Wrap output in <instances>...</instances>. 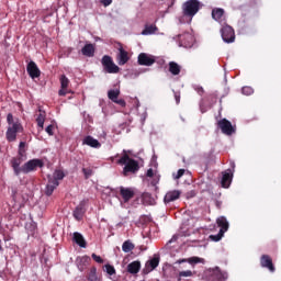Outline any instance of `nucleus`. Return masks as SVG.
<instances>
[{
    "label": "nucleus",
    "mask_w": 281,
    "mask_h": 281,
    "mask_svg": "<svg viewBox=\"0 0 281 281\" xmlns=\"http://www.w3.org/2000/svg\"><path fill=\"white\" fill-rule=\"evenodd\" d=\"M7 122L9 124L7 130V139L8 142H15L16 140V133L23 132V125H21V121L19 119H14L12 113L7 115Z\"/></svg>",
    "instance_id": "f257e3e1"
},
{
    "label": "nucleus",
    "mask_w": 281,
    "mask_h": 281,
    "mask_svg": "<svg viewBox=\"0 0 281 281\" xmlns=\"http://www.w3.org/2000/svg\"><path fill=\"white\" fill-rule=\"evenodd\" d=\"M119 164L121 166H125L123 168L124 177H128L130 173L135 175V172L139 170V162L128 157V154H126V149L123 150V156L119 160Z\"/></svg>",
    "instance_id": "f03ea898"
},
{
    "label": "nucleus",
    "mask_w": 281,
    "mask_h": 281,
    "mask_svg": "<svg viewBox=\"0 0 281 281\" xmlns=\"http://www.w3.org/2000/svg\"><path fill=\"white\" fill-rule=\"evenodd\" d=\"M199 10H201V2H199V0H188L183 4V15L190 16V19H192Z\"/></svg>",
    "instance_id": "7ed1b4c3"
},
{
    "label": "nucleus",
    "mask_w": 281,
    "mask_h": 281,
    "mask_svg": "<svg viewBox=\"0 0 281 281\" xmlns=\"http://www.w3.org/2000/svg\"><path fill=\"white\" fill-rule=\"evenodd\" d=\"M104 71L106 74H120V67L113 63V58L109 55H104L101 60Z\"/></svg>",
    "instance_id": "20e7f679"
},
{
    "label": "nucleus",
    "mask_w": 281,
    "mask_h": 281,
    "mask_svg": "<svg viewBox=\"0 0 281 281\" xmlns=\"http://www.w3.org/2000/svg\"><path fill=\"white\" fill-rule=\"evenodd\" d=\"M44 164L41 159H32L22 166L23 175H30V172L36 171L37 168H43Z\"/></svg>",
    "instance_id": "39448f33"
},
{
    "label": "nucleus",
    "mask_w": 281,
    "mask_h": 281,
    "mask_svg": "<svg viewBox=\"0 0 281 281\" xmlns=\"http://www.w3.org/2000/svg\"><path fill=\"white\" fill-rule=\"evenodd\" d=\"M221 34L224 43H234L236 41V34L234 33V29L229 25H224L221 29Z\"/></svg>",
    "instance_id": "423d86ee"
},
{
    "label": "nucleus",
    "mask_w": 281,
    "mask_h": 281,
    "mask_svg": "<svg viewBox=\"0 0 281 281\" xmlns=\"http://www.w3.org/2000/svg\"><path fill=\"white\" fill-rule=\"evenodd\" d=\"M217 125L224 135H234L236 133V128L233 127L232 122L227 121V119L220 120Z\"/></svg>",
    "instance_id": "0eeeda50"
},
{
    "label": "nucleus",
    "mask_w": 281,
    "mask_h": 281,
    "mask_svg": "<svg viewBox=\"0 0 281 281\" xmlns=\"http://www.w3.org/2000/svg\"><path fill=\"white\" fill-rule=\"evenodd\" d=\"M138 65H143L144 67H151V65H155V56L140 53L138 55Z\"/></svg>",
    "instance_id": "6e6552de"
},
{
    "label": "nucleus",
    "mask_w": 281,
    "mask_h": 281,
    "mask_svg": "<svg viewBox=\"0 0 281 281\" xmlns=\"http://www.w3.org/2000/svg\"><path fill=\"white\" fill-rule=\"evenodd\" d=\"M108 98L120 106H126V101H124L123 99H117L120 98V89L108 91Z\"/></svg>",
    "instance_id": "1a4fd4ad"
},
{
    "label": "nucleus",
    "mask_w": 281,
    "mask_h": 281,
    "mask_svg": "<svg viewBox=\"0 0 281 281\" xmlns=\"http://www.w3.org/2000/svg\"><path fill=\"white\" fill-rule=\"evenodd\" d=\"M260 265L263 269H268L271 273L276 272V267L273 266V260L269 255L261 256Z\"/></svg>",
    "instance_id": "9d476101"
},
{
    "label": "nucleus",
    "mask_w": 281,
    "mask_h": 281,
    "mask_svg": "<svg viewBox=\"0 0 281 281\" xmlns=\"http://www.w3.org/2000/svg\"><path fill=\"white\" fill-rule=\"evenodd\" d=\"M26 71L33 80H34V78H40L41 77V69H38V66L34 61H30L27 64Z\"/></svg>",
    "instance_id": "9b49d317"
},
{
    "label": "nucleus",
    "mask_w": 281,
    "mask_h": 281,
    "mask_svg": "<svg viewBox=\"0 0 281 281\" xmlns=\"http://www.w3.org/2000/svg\"><path fill=\"white\" fill-rule=\"evenodd\" d=\"M120 194L124 203H128L133 196H135V190L133 188L120 187Z\"/></svg>",
    "instance_id": "f8f14e48"
},
{
    "label": "nucleus",
    "mask_w": 281,
    "mask_h": 281,
    "mask_svg": "<svg viewBox=\"0 0 281 281\" xmlns=\"http://www.w3.org/2000/svg\"><path fill=\"white\" fill-rule=\"evenodd\" d=\"M159 267V257L155 256L154 258L149 259L145 263V273H150V271H155L156 268Z\"/></svg>",
    "instance_id": "ddd939ff"
},
{
    "label": "nucleus",
    "mask_w": 281,
    "mask_h": 281,
    "mask_svg": "<svg viewBox=\"0 0 281 281\" xmlns=\"http://www.w3.org/2000/svg\"><path fill=\"white\" fill-rule=\"evenodd\" d=\"M194 43V36L190 33L180 35V46L190 47Z\"/></svg>",
    "instance_id": "4468645a"
},
{
    "label": "nucleus",
    "mask_w": 281,
    "mask_h": 281,
    "mask_svg": "<svg viewBox=\"0 0 281 281\" xmlns=\"http://www.w3.org/2000/svg\"><path fill=\"white\" fill-rule=\"evenodd\" d=\"M234 177V173L228 169L224 172H222V188H229L232 186V179Z\"/></svg>",
    "instance_id": "2eb2a0df"
},
{
    "label": "nucleus",
    "mask_w": 281,
    "mask_h": 281,
    "mask_svg": "<svg viewBox=\"0 0 281 281\" xmlns=\"http://www.w3.org/2000/svg\"><path fill=\"white\" fill-rule=\"evenodd\" d=\"M116 60L120 66L126 65L128 63L130 57H128V52H126L124 48H119V54L116 56Z\"/></svg>",
    "instance_id": "dca6fc26"
},
{
    "label": "nucleus",
    "mask_w": 281,
    "mask_h": 281,
    "mask_svg": "<svg viewBox=\"0 0 281 281\" xmlns=\"http://www.w3.org/2000/svg\"><path fill=\"white\" fill-rule=\"evenodd\" d=\"M82 144L90 146V148H100L102 146V144H100L98 139L93 138V136H86L82 140Z\"/></svg>",
    "instance_id": "f3484780"
},
{
    "label": "nucleus",
    "mask_w": 281,
    "mask_h": 281,
    "mask_svg": "<svg viewBox=\"0 0 281 281\" xmlns=\"http://www.w3.org/2000/svg\"><path fill=\"white\" fill-rule=\"evenodd\" d=\"M72 240L74 243H76V245H78L82 249L87 248V240H85V237L82 236V234L78 232L74 233Z\"/></svg>",
    "instance_id": "a211bd4d"
},
{
    "label": "nucleus",
    "mask_w": 281,
    "mask_h": 281,
    "mask_svg": "<svg viewBox=\"0 0 281 281\" xmlns=\"http://www.w3.org/2000/svg\"><path fill=\"white\" fill-rule=\"evenodd\" d=\"M81 54L88 58H93L95 55V47L93 44H86L81 49Z\"/></svg>",
    "instance_id": "6ab92c4d"
},
{
    "label": "nucleus",
    "mask_w": 281,
    "mask_h": 281,
    "mask_svg": "<svg viewBox=\"0 0 281 281\" xmlns=\"http://www.w3.org/2000/svg\"><path fill=\"white\" fill-rule=\"evenodd\" d=\"M59 182L56 180H52L48 178V183L46 184V190H45V194L47 196H52V194H54V190H56V188H58Z\"/></svg>",
    "instance_id": "aec40b11"
},
{
    "label": "nucleus",
    "mask_w": 281,
    "mask_h": 281,
    "mask_svg": "<svg viewBox=\"0 0 281 281\" xmlns=\"http://www.w3.org/2000/svg\"><path fill=\"white\" fill-rule=\"evenodd\" d=\"M216 223L218 227H221L220 233L225 234V232L229 229V222L227 221V217L221 216L216 220Z\"/></svg>",
    "instance_id": "412c9836"
},
{
    "label": "nucleus",
    "mask_w": 281,
    "mask_h": 281,
    "mask_svg": "<svg viewBox=\"0 0 281 281\" xmlns=\"http://www.w3.org/2000/svg\"><path fill=\"white\" fill-rule=\"evenodd\" d=\"M181 196V192L173 190V191H169L166 193L165 195V203H172V201H177V199H179Z\"/></svg>",
    "instance_id": "4be33fe9"
},
{
    "label": "nucleus",
    "mask_w": 281,
    "mask_h": 281,
    "mask_svg": "<svg viewBox=\"0 0 281 281\" xmlns=\"http://www.w3.org/2000/svg\"><path fill=\"white\" fill-rule=\"evenodd\" d=\"M82 216H85V202H81L74 211L76 221H82Z\"/></svg>",
    "instance_id": "5701e85b"
},
{
    "label": "nucleus",
    "mask_w": 281,
    "mask_h": 281,
    "mask_svg": "<svg viewBox=\"0 0 281 281\" xmlns=\"http://www.w3.org/2000/svg\"><path fill=\"white\" fill-rule=\"evenodd\" d=\"M11 166L14 170V175H16V177H19V175L21 172H23V167H21V158H13L11 160Z\"/></svg>",
    "instance_id": "b1692460"
},
{
    "label": "nucleus",
    "mask_w": 281,
    "mask_h": 281,
    "mask_svg": "<svg viewBox=\"0 0 281 281\" xmlns=\"http://www.w3.org/2000/svg\"><path fill=\"white\" fill-rule=\"evenodd\" d=\"M142 269V263L139 261H133L127 266V272L135 276V273H139Z\"/></svg>",
    "instance_id": "393cba45"
},
{
    "label": "nucleus",
    "mask_w": 281,
    "mask_h": 281,
    "mask_svg": "<svg viewBox=\"0 0 281 281\" xmlns=\"http://www.w3.org/2000/svg\"><path fill=\"white\" fill-rule=\"evenodd\" d=\"M223 16H225V10L222 8L212 10V19H214V21H218L221 23V21H223Z\"/></svg>",
    "instance_id": "a878e982"
},
{
    "label": "nucleus",
    "mask_w": 281,
    "mask_h": 281,
    "mask_svg": "<svg viewBox=\"0 0 281 281\" xmlns=\"http://www.w3.org/2000/svg\"><path fill=\"white\" fill-rule=\"evenodd\" d=\"M89 262H91V258L83 256V257H78L77 258V267L79 269V271H82L85 269V267H87V265H89Z\"/></svg>",
    "instance_id": "bb28decb"
},
{
    "label": "nucleus",
    "mask_w": 281,
    "mask_h": 281,
    "mask_svg": "<svg viewBox=\"0 0 281 281\" xmlns=\"http://www.w3.org/2000/svg\"><path fill=\"white\" fill-rule=\"evenodd\" d=\"M169 71L170 74H172V76H179V74H181V66H179V64H177L176 61H170Z\"/></svg>",
    "instance_id": "cd10ccee"
},
{
    "label": "nucleus",
    "mask_w": 281,
    "mask_h": 281,
    "mask_svg": "<svg viewBox=\"0 0 281 281\" xmlns=\"http://www.w3.org/2000/svg\"><path fill=\"white\" fill-rule=\"evenodd\" d=\"M182 262H189V265H199V262H203V259L199 257H191L189 259H179L177 265H182Z\"/></svg>",
    "instance_id": "c85d7f7f"
},
{
    "label": "nucleus",
    "mask_w": 281,
    "mask_h": 281,
    "mask_svg": "<svg viewBox=\"0 0 281 281\" xmlns=\"http://www.w3.org/2000/svg\"><path fill=\"white\" fill-rule=\"evenodd\" d=\"M48 179H50V181H63V179H65V172H63V170H55V172L53 173V176H49Z\"/></svg>",
    "instance_id": "c756f323"
},
{
    "label": "nucleus",
    "mask_w": 281,
    "mask_h": 281,
    "mask_svg": "<svg viewBox=\"0 0 281 281\" xmlns=\"http://www.w3.org/2000/svg\"><path fill=\"white\" fill-rule=\"evenodd\" d=\"M155 32H157V26L156 25H146L145 30L142 31V35L143 36H148L150 34H155Z\"/></svg>",
    "instance_id": "7c9ffc66"
},
{
    "label": "nucleus",
    "mask_w": 281,
    "mask_h": 281,
    "mask_svg": "<svg viewBox=\"0 0 281 281\" xmlns=\"http://www.w3.org/2000/svg\"><path fill=\"white\" fill-rule=\"evenodd\" d=\"M133 249H135V245L132 244L131 240H126L123 243L122 250L124 251V254H131V251H133Z\"/></svg>",
    "instance_id": "2f4dec72"
},
{
    "label": "nucleus",
    "mask_w": 281,
    "mask_h": 281,
    "mask_svg": "<svg viewBox=\"0 0 281 281\" xmlns=\"http://www.w3.org/2000/svg\"><path fill=\"white\" fill-rule=\"evenodd\" d=\"M36 122H37V126L40 128H43V126L45 125V112L40 110V114L36 117Z\"/></svg>",
    "instance_id": "473e14b6"
},
{
    "label": "nucleus",
    "mask_w": 281,
    "mask_h": 281,
    "mask_svg": "<svg viewBox=\"0 0 281 281\" xmlns=\"http://www.w3.org/2000/svg\"><path fill=\"white\" fill-rule=\"evenodd\" d=\"M192 270L180 271L178 280L181 281V278H192Z\"/></svg>",
    "instance_id": "72a5a7b5"
},
{
    "label": "nucleus",
    "mask_w": 281,
    "mask_h": 281,
    "mask_svg": "<svg viewBox=\"0 0 281 281\" xmlns=\"http://www.w3.org/2000/svg\"><path fill=\"white\" fill-rule=\"evenodd\" d=\"M60 85H61V89H67L69 87V78H67V76L63 75L60 77Z\"/></svg>",
    "instance_id": "f704fd0d"
},
{
    "label": "nucleus",
    "mask_w": 281,
    "mask_h": 281,
    "mask_svg": "<svg viewBox=\"0 0 281 281\" xmlns=\"http://www.w3.org/2000/svg\"><path fill=\"white\" fill-rule=\"evenodd\" d=\"M89 281H100V279L98 278V274H95V268H93L88 277Z\"/></svg>",
    "instance_id": "c9c22d12"
},
{
    "label": "nucleus",
    "mask_w": 281,
    "mask_h": 281,
    "mask_svg": "<svg viewBox=\"0 0 281 281\" xmlns=\"http://www.w3.org/2000/svg\"><path fill=\"white\" fill-rule=\"evenodd\" d=\"M225 236L224 233H218L217 235H210V239L213 240L214 243H218Z\"/></svg>",
    "instance_id": "e433bc0d"
},
{
    "label": "nucleus",
    "mask_w": 281,
    "mask_h": 281,
    "mask_svg": "<svg viewBox=\"0 0 281 281\" xmlns=\"http://www.w3.org/2000/svg\"><path fill=\"white\" fill-rule=\"evenodd\" d=\"M105 271L108 276H115V267L105 265Z\"/></svg>",
    "instance_id": "4c0bfd02"
},
{
    "label": "nucleus",
    "mask_w": 281,
    "mask_h": 281,
    "mask_svg": "<svg viewBox=\"0 0 281 281\" xmlns=\"http://www.w3.org/2000/svg\"><path fill=\"white\" fill-rule=\"evenodd\" d=\"M241 93L244 95H251V93H254V88H251V87H244L241 89Z\"/></svg>",
    "instance_id": "58836bf2"
},
{
    "label": "nucleus",
    "mask_w": 281,
    "mask_h": 281,
    "mask_svg": "<svg viewBox=\"0 0 281 281\" xmlns=\"http://www.w3.org/2000/svg\"><path fill=\"white\" fill-rule=\"evenodd\" d=\"M82 172H83L86 179H89V177H91L93 175V170L90 168H83Z\"/></svg>",
    "instance_id": "ea45409f"
},
{
    "label": "nucleus",
    "mask_w": 281,
    "mask_h": 281,
    "mask_svg": "<svg viewBox=\"0 0 281 281\" xmlns=\"http://www.w3.org/2000/svg\"><path fill=\"white\" fill-rule=\"evenodd\" d=\"M216 269L218 270L217 280H220V281L227 280V272H221V270L218 268H216Z\"/></svg>",
    "instance_id": "a19ab883"
},
{
    "label": "nucleus",
    "mask_w": 281,
    "mask_h": 281,
    "mask_svg": "<svg viewBox=\"0 0 281 281\" xmlns=\"http://www.w3.org/2000/svg\"><path fill=\"white\" fill-rule=\"evenodd\" d=\"M186 175V169H179L177 175H173V179H181Z\"/></svg>",
    "instance_id": "79ce46f5"
},
{
    "label": "nucleus",
    "mask_w": 281,
    "mask_h": 281,
    "mask_svg": "<svg viewBox=\"0 0 281 281\" xmlns=\"http://www.w3.org/2000/svg\"><path fill=\"white\" fill-rule=\"evenodd\" d=\"M92 259L94 262H98L99 265H102V262H104V260L102 259V257L95 255V254H92Z\"/></svg>",
    "instance_id": "37998d69"
},
{
    "label": "nucleus",
    "mask_w": 281,
    "mask_h": 281,
    "mask_svg": "<svg viewBox=\"0 0 281 281\" xmlns=\"http://www.w3.org/2000/svg\"><path fill=\"white\" fill-rule=\"evenodd\" d=\"M45 131L48 135H54V125H48Z\"/></svg>",
    "instance_id": "c03bdc74"
},
{
    "label": "nucleus",
    "mask_w": 281,
    "mask_h": 281,
    "mask_svg": "<svg viewBox=\"0 0 281 281\" xmlns=\"http://www.w3.org/2000/svg\"><path fill=\"white\" fill-rule=\"evenodd\" d=\"M194 90L199 93V95H203V87L201 86H194Z\"/></svg>",
    "instance_id": "a18cd8bd"
},
{
    "label": "nucleus",
    "mask_w": 281,
    "mask_h": 281,
    "mask_svg": "<svg viewBox=\"0 0 281 281\" xmlns=\"http://www.w3.org/2000/svg\"><path fill=\"white\" fill-rule=\"evenodd\" d=\"M59 95H67V88H61L59 90Z\"/></svg>",
    "instance_id": "49530a36"
},
{
    "label": "nucleus",
    "mask_w": 281,
    "mask_h": 281,
    "mask_svg": "<svg viewBox=\"0 0 281 281\" xmlns=\"http://www.w3.org/2000/svg\"><path fill=\"white\" fill-rule=\"evenodd\" d=\"M175 98H176L177 104H179V103L181 102V95L178 94V93H176V94H175Z\"/></svg>",
    "instance_id": "de8ad7c7"
},
{
    "label": "nucleus",
    "mask_w": 281,
    "mask_h": 281,
    "mask_svg": "<svg viewBox=\"0 0 281 281\" xmlns=\"http://www.w3.org/2000/svg\"><path fill=\"white\" fill-rule=\"evenodd\" d=\"M103 5H111L112 0H102Z\"/></svg>",
    "instance_id": "09e8293b"
},
{
    "label": "nucleus",
    "mask_w": 281,
    "mask_h": 281,
    "mask_svg": "<svg viewBox=\"0 0 281 281\" xmlns=\"http://www.w3.org/2000/svg\"><path fill=\"white\" fill-rule=\"evenodd\" d=\"M155 172L153 171V169H148L147 170V177H154Z\"/></svg>",
    "instance_id": "8fccbe9b"
},
{
    "label": "nucleus",
    "mask_w": 281,
    "mask_h": 281,
    "mask_svg": "<svg viewBox=\"0 0 281 281\" xmlns=\"http://www.w3.org/2000/svg\"><path fill=\"white\" fill-rule=\"evenodd\" d=\"M20 148H25V142L20 143Z\"/></svg>",
    "instance_id": "3c124183"
},
{
    "label": "nucleus",
    "mask_w": 281,
    "mask_h": 281,
    "mask_svg": "<svg viewBox=\"0 0 281 281\" xmlns=\"http://www.w3.org/2000/svg\"><path fill=\"white\" fill-rule=\"evenodd\" d=\"M0 251H3V246H1V240H0Z\"/></svg>",
    "instance_id": "603ef678"
},
{
    "label": "nucleus",
    "mask_w": 281,
    "mask_h": 281,
    "mask_svg": "<svg viewBox=\"0 0 281 281\" xmlns=\"http://www.w3.org/2000/svg\"><path fill=\"white\" fill-rule=\"evenodd\" d=\"M160 1H166V0H160Z\"/></svg>",
    "instance_id": "864d4df0"
}]
</instances>
